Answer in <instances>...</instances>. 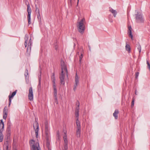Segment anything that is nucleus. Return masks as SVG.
Returning <instances> with one entry per match:
<instances>
[{"mask_svg": "<svg viewBox=\"0 0 150 150\" xmlns=\"http://www.w3.org/2000/svg\"><path fill=\"white\" fill-rule=\"evenodd\" d=\"M30 144L31 147V150H41L38 142H35L33 140H31L30 142Z\"/></svg>", "mask_w": 150, "mask_h": 150, "instance_id": "obj_4", "label": "nucleus"}, {"mask_svg": "<svg viewBox=\"0 0 150 150\" xmlns=\"http://www.w3.org/2000/svg\"><path fill=\"white\" fill-rule=\"evenodd\" d=\"M39 17H40V15L39 16V15H38V18H39Z\"/></svg>", "mask_w": 150, "mask_h": 150, "instance_id": "obj_39", "label": "nucleus"}, {"mask_svg": "<svg viewBox=\"0 0 150 150\" xmlns=\"http://www.w3.org/2000/svg\"><path fill=\"white\" fill-rule=\"evenodd\" d=\"M146 63L147 65V67L149 69H150V64L149 62L147 60L146 61Z\"/></svg>", "mask_w": 150, "mask_h": 150, "instance_id": "obj_31", "label": "nucleus"}, {"mask_svg": "<svg viewBox=\"0 0 150 150\" xmlns=\"http://www.w3.org/2000/svg\"><path fill=\"white\" fill-rule=\"evenodd\" d=\"M28 98L29 100L31 101H33V89L32 87L30 88L29 90Z\"/></svg>", "mask_w": 150, "mask_h": 150, "instance_id": "obj_9", "label": "nucleus"}, {"mask_svg": "<svg viewBox=\"0 0 150 150\" xmlns=\"http://www.w3.org/2000/svg\"><path fill=\"white\" fill-rule=\"evenodd\" d=\"M76 129H81L80 122L78 119H77L76 120Z\"/></svg>", "mask_w": 150, "mask_h": 150, "instance_id": "obj_16", "label": "nucleus"}, {"mask_svg": "<svg viewBox=\"0 0 150 150\" xmlns=\"http://www.w3.org/2000/svg\"><path fill=\"white\" fill-rule=\"evenodd\" d=\"M35 8H36L35 11L36 12H37L38 13V14H39V15L40 16V14L39 9V8H38V7L37 6H35Z\"/></svg>", "mask_w": 150, "mask_h": 150, "instance_id": "obj_29", "label": "nucleus"}, {"mask_svg": "<svg viewBox=\"0 0 150 150\" xmlns=\"http://www.w3.org/2000/svg\"><path fill=\"white\" fill-rule=\"evenodd\" d=\"M119 113V111L118 110H115L113 114V116L114 117L115 119L117 120L118 118V114Z\"/></svg>", "mask_w": 150, "mask_h": 150, "instance_id": "obj_17", "label": "nucleus"}, {"mask_svg": "<svg viewBox=\"0 0 150 150\" xmlns=\"http://www.w3.org/2000/svg\"><path fill=\"white\" fill-rule=\"evenodd\" d=\"M82 57H83V55H82V54H81V55L80 56V57H79V62L80 63H81V59L82 58Z\"/></svg>", "mask_w": 150, "mask_h": 150, "instance_id": "obj_32", "label": "nucleus"}, {"mask_svg": "<svg viewBox=\"0 0 150 150\" xmlns=\"http://www.w3.org/2000/svg\"><path fill=\"white\" fill-rule=\"evenodd\" d=\"M79 77L77 75V73H76L75 79V83L73 89L74 91L76 90L77 86L79 85Z\"/></svg>", "mask_w": 150, "mask_h": 150, "instance_id": "obj_8", "label": "nucleus"}, {"mask_svg": "<svg viewBox=\"0 0 150 150\" xmlns=\"http://www.w3.org/2000/svg\"><path fill=\"white\" fill-rule=\"evenodd\" d=\"M72 1V0H69V1Z\"/></svg>", "mask_w": 150, "mask_h": 150, "instance_id": "obj_40", "label": "nucleus"}, {"mask_svg": "<svg viewBox=\"0 0 150 150\" xmlns=\"http://www.w3.org/2000/svg\"><path fill=\"white\" fill-rule=\"evenodd\" d=\"M61 63L62 71L59 77L60 83L61 84L64 85L65 83L64 78L66 74L67 76V66L65 64L64 62L62 61Z\"/></svg>", "mask_w": 150, "mask_h": 150, "instance_id": "obj_1", "label": "nucleus"}, {"mask_svg": "<svg viewBox=\"0 0 150 150\" xmlns=\"http://www.w3.org/2000/svg\"><path fill=\"white\" fill-rule=\"evenodd\" d=\"M137 49H138V50H139V53L140 54V52H141V46L139 44H138L137 45Z\"/></svg>", "mask_w": 150, "mask_h": 150, "instance_id": "obj_26", "label": "nucleus"}, {"mask_svg": "<svg viewBox=\"0 0 150 150\" xmlns=\"http://www.w3.org/2000/svg\"><path fill=\"white\" fill-rule=\"evenodd\" d=\"M25 76L26 78L28 77V71L27 69L25 70Z\"/></svg>", "mask_w": 150, "mask_h": 150, "instance_id": "obj_28", "label": "nucleus"}, {"mask_svg": "<svg viewBox=\"0 0 150 150\" xmlns=\"http://www.w3.org/2000/svg\"><path fill=\"white\" fill-rule=\"evenodd\" d=\"M85 21V19L83 18L80 21L78 22L77 24L78 30L79 32L81 34H83L84 33L85 29V26L84 24Z\"/></svg>", "mask_w": 150, "mask_h": 150, "instance_id": "obj_2", "label": "nucleus"}, {"mask_svg": "<svg viewBox=\"0 0 150 150\" xmlns=\"http://www.w3.org/2000/svg\"><path fill=\"white\" fill-rule=\"evenodd\" d=\"M134 100L133 99V100L132 102V104H131V107H133L134 105Z\"/></svg>", "mask_w": 150, "mask_h": 150, "instance_id": "obj_35", "label": "nucleus"}, {"mask_svg": "<svg viewBox=\"0 0 150 150\" xmlns=\"http://www.w3.org/2000/svg\"><path fill=\"white\" fill-rule=\"evenodd\" d=\"M45 134L47 136H48L49 135V133L48 131V128L47 126H45Z\"/></svg>", "mask_w": 150, "mask_h": 150, "instance_id": "obj_22", "label": "nucleus"}, {"mask_svg": "<svg viewBox=\"0 0 150 150\" xmlns=\"http://www.w3.org/2000/svg\"><path fill=\"white\" fill-rule=\"evenodd\" d=\"M81 129H76V135L78 137H80Z\"/></svg>", "mask_w": 150, "mask_h": 150, "instance_id": "obj_21", "label": "nucleus"}, {"mask_svg": "<svg viewBox=\"0 0 150 150\" xmlns=\"http://www.w3.org/2000/svg\"><path fill=\"white\" fill-rule=\"evenodd\" d=\"M32 45V42H28V46L26 54L28 56L30 55L31 50V46Z\"/></svg>", "mask_w": 150, "mask_h": 150, "instance_id": "obj_11", "label": "nucleus"}, {"mask_svg": "<svg viewBox=\"0 0 150 150\" xmlns=\"http://www.w3.org/2000/svg\"><path fill=\"white\" fill-rule=\"evenodd\" d=\"M72 6V1H69V7H71Z\"/></svg>", "mask_w": 150, "mask_h": 150, "instance_id": "obj_34", "label": "nucleus"}, {"mask_svg": "<svg viewBox=\"0 0 150 150\" xmlns=\"http://www.w3.org/2000/svg\"><path fill=\"white\" fill-rule=\"evenodd\" d=\"M109 11L113 14L115 17H116L117 13L115 10H114L111 8L110 7Z\"/></svg>", "mask_w": 150, "mask_h": 150, "instance_id": "obj_15", "label": "nucleus"}, {"mask_svg": "<svg viewBox=\"0 0 150 150\" xmlns=\"http://www.w3.org/2000/svg\"><path fill=\"white\" fill-rule=\"evenodd\" d=\"M139 72H137L135 74V78L136 79H137L139 76Z\"/></svg>", "mask_w": 150, "mask_h": 150, "instance_id": "obj_33", "label": "nucleus"}, {"mask_svg": "<svg viewBox=\"0 0 150 150\" xmlns=\"http://www.w3.org/2000/svg\"><path fill=\"white\" fill-rule=\"evenodd\" d=\"M55 49L56 50H57V47H56Z\"/></svg>", "mask_w": 150, "mask_h": 150, "instance_id": "obj_41", "label": "nucleus"}, {"mask_svg": "<svg viewBox=\"0 0 150 150\" xmlns=\"http://www.w3.org/2000/svg\"><path fill=\"white\" fill-rule=\"evenodd\" d=\"M125 49L127 51L129 52L130 51V48L129 45L126 44L125 46Z\"/></svg>", "mask_w": 150, "mask_h": 150, "instance_id": "obj_23", "label": "nucleus"}, {"mask_svg": "<svg viewBox=\"0 0 150 150\" xmlns=\"http://www.w3.org/2000/svg\"><path fill=\"white\" fill-rule=\"evenodd\" d=\"M25 37H26L25 38V41L24 42V45L25 46V47H26L28 45V36L27 35H26Z\"/></svg>", "mask_w": 150, "mask_h": 150, "instance_id": "obj_19", "label": "nucleus"}, {"mask_svg": "<svg viewBox=\"0 0 150 150\" xmlns=\"http://www.w3.org/2000/svg\"><path fill=\"white\" fill-rule=\"evenodd\" d=\"M17 91V90H16L15 91L13 92L11 95H10L8 96L9 98V103L8 107H9L11 101V98L16 95Z\"/></svg>", "mask_w": 150, "mask_h": 150, "instance_id": "obj_10", "label": "nucleus"}, {"mask_svg": "<svg viewBox=\"0 0 150 150\" xmlns=\"http://www.w3.org/2000/svg\"><path fill=\"white\" fill-rule=\"evenodd\" d=\"M33 126L35 132L36 137L37 138L38 136L39 127L38 123L36 120H35V122L33 124Z\"/></svg>", "mask_w": 150, "mask_h": 150, "instance_id": "obj_6", "label": "nucleus"}, {"mask_svg": "<svg viewBox=\"0 0 150 150\" xmlns=\"http://www.w3.org/2000/svg\"><path fill=\"white\" fill-rule=\"evenodd\" d=\"M41 78H39V84L38 86V88L39 89L41 88Z\"/></svg>", "mask_w": 150, "mask_h": 150, "instance_id": "obj_25", "label": "nucleus"}, {"mask_svg": "<svg viewBox=\"0 0 150 150\" xmlns=\"http://www.w3.org/2000/svg\"><path fill=\"white\" fill-rule=\"evenodd\" d=\"M64 148L65 150L68 149L67 142L64 143Z\"/></svg>", "mask_w": 150, "mask_h": 150, "instance_id": "obj_30", "label": "nucleus"}, {"mask_svg": "<svg viewBox=\"0 0 150 150\" xmlns=\"http://www.w3.org/2000/svg\"><path fill=\"white\" fill-rule=\"evenodd\" d=\"M8 149V145H6V149L7 150Z\"/></svg>", "mask_w": 150, "mask_h": 150, "instance_id": "obj_36", "label": "nucleus"}, {"mask_svg": "<svg viewBox=\"0 0 150 150\" xmlns=\"http://www.w3.org/2000/svg\"><path fill=\"white\" fill-rule=\"evenodd\" d=\"M27 12L28 13V23L29 24H30L31 23L30 21V15L31 10L29 4L27 5Z\"/></svg>", "mask_w": 150, "mask_h": 150, "instance_id": "obj_7", "label": "nucleus"}, {"mask_svg": "<svg viewBox=\"0 0 150 150\" xmlns=\"http://www.w3.org/2000/svg\"><path fill=\"white\" fill-rule=\"evenodd\" d=\"M136 21L138 23H143L144 19L143 18L142 15L141 14H139L138 12L137 14H135Z\"/></svg>", "mask_w": 150, "mask_h": 150, "instance_id": "obj_5", "label": "nucleus"}, {"mask_svg": "<svg viewBox=\"0 0 150 150\" xmlns=\"http://www.w3.org/2000/svg\"><path fill=\"white\" fill-rule=\"evenodd\" d=\"M46 146L48 148V150H51L50 143V142L48 141L46 142Z\"/></svg>", "mask_w": 150, "mask_h": 150, "instance_id": "obj_20", "label": "nucleus"}, {"mask_svg": "<svg viewBox=\"0 0 150 150\" xmlns=\"http://www.w3.org/2000/svg\"><path fill=\"white\" fill-rule=\"evenodd\" d=\"M2 132L1 130H0V142H2L3 140V135Z\"/></svg>", "mask_w": 150, "mask_h": 150, "instance_id": "obj_24", "label": "nucleus"}, {"mask_svg": "<svg viewBox=\"0 0 150 150\" xmlns=\"http://www.w3.org/2000/svg\"><path fill=\"white\" fill-rule=\"evenodd\" d=\"M65 135L63 137L64 143L67 142V136L66 134L65 133Z\"/></svg>", "mask_w": 150, "mask_h": 150, "instance_id": "obj_27", "label": "nucleus"}, {"mask_svg": "<svg viewBox=\"0 0 150 150\" xmlns=\"http://www.w3.org/2000/svg\"><path fill=\"white\" fill-rule=\"evenodd\" d=\"M77 6L78 5V3H79V0H77Z\"/></svg>", "mask_w": 150, "mask_h": 150, "instance_id": "obj_38", "label": "nucleus"}, {"mask_svg": "<svg viewBox=\"0 0 150 150\" xmlns=\"http://www.w3.org/2000/svg\"><path fill=\"white\" fill-rule=\"evenodd\" d=\"M52 78L53 79V88L54 90V96L55 100V102L57 104V90L56 88V86L55 85V79L54 77V73L52 74Z\"/></svg>", "mask_w": 150, "mask_h": 150, "instance_id": "obj_3", "label": "nucleus"}, {"mask_svg": "<svg viewBox=\"0 0 150 150\" xmlns=\"http://www.w3.org/2000/svg\"><path fill=\"white\" fill-rule=\"evenodd\" d=\"M79 103L78 106L75 109V116L76 118V119H79Z\"/></svg>", "mask_w": 150, "mask_h": 150, "instance_id": "obj_13", "label": "nucleus"}, {"mask_svg": "<svg viewBox=\"0 0 150 150\" xmlns=\"http://www.w3.org/2000/svg\"><path fill=\"white\" fill-rule=\"evenodd\" d=\"M128 34L129 37H130L132 40H133V36L132 33V28L131 26H128Z\"/></svg>", "mask_w": 150, "mask_h": 150, "instance_id": "obj_14", "label": "nucleus"}, {"mask_svg": "<svg viewBox=\"0 0 150 150\" xmlns=\"http://www.w3.org/2000/svg\"><path fill=\"white\" fill-rule=\"evenodd\" d=\"M4 127V122H3V120L1 119L0 120V130H1V131H3Z\"/></svg>", "mask_w": 150, "mask_h": 150, "instance_id": "obj_18", "label": "nucleus"}, {"mask_svg": "<svg viewBox=\"0 0 150 150\" xmlns=\"http://www.w3.org/2000/svg\"><path fill=\"white\" fill-rule=\"evenodd\" d=\"M32 42L31 39L30 38L29 41V42Z\"/></svg>", "mask_w": 150, "mask_h": 150, "instance_id": "obj_37", "label": "nucleus"}, {"mask_svg": "<svg viewBox=\"0 0 150 150\" xmlns=\"http://www.w3.org/2000/svg\"><path fill=\"white\" fill-rule=\"evenodd\" d=\"M8 109L7 107L6 106L4 108L3 113V118L6 120L7 116Z\"/></svg>", "mask_w": 150, "mask_h": 150, "instance_id": "obj_12", "label": "nucleus"}]
</instances>
